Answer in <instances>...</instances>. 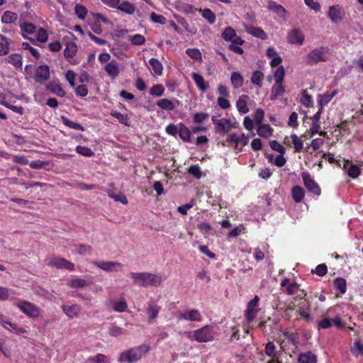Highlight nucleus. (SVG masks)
<instances>
[{
    "instance_id": "obj_49",
    "label": "nucleus",
    "mask_w": 363,
    "mask_h": 363,
    "mask_svg": "<svg viewBox=\"0 0 363 363\" xmlns=\"http://www.w3.org/2000/svg\"><path fill=\"white\" fill-rule=\"evenodd\" d=\"M109 363L108 358L103 354H98L94 357H91L88 358L86 361V363Z\"/></svg>"
},
{
    "instance_id": "obj_20",
    "label": "nucleus",
    "mask_w": 363,
    "mask_h": 363,
    "mask_svg": "<svg viewBox=\"0 0 363 363\" xmlns=\"http://www.w3.org/2000/svg\"><path fill=\"white\" fill-rule=\"evenodd\" d=\"M268 9L276 13L281 18L285 20L286 18V10L281 4H277L274 1H268Z\"/></svg>"
},
{
    "instance_id": "obj_48",
    "label": "nucleus",
    "mask_w": 363,
    "mask_h": 363,
    "mask_svg": "<svg viewBox=\"0 0 363 363\" xmlns=\"http://www.w3.org/2000/svg\"><path fill=\"white\" fill-rule=\"evenodd\" d=\"M8 62L16 68H21L23 66L22 57L18 54L10 55L7 58Z\"/></svg>"
},
{
    "instance_id": "obj_45",
    "label": "nucleus",
    "mask_w": 363,
    "mask_h": 363,
    "mask_svg": "<svg viewBox=\"0 0 363 363\" xmlns=\"http://www.w3.org/2000/svg\"><path fill=\"white\" fill-rule=\"evenodd\" d=\"M197 228L199 229L201 233L203 234V237L206 238H208L209 236L212 234L211 231L213 228L211 225L206 222H201L197 225Z\"/></svg>"
},
{
    "instance_id": "obj_46",
    "label": "nucleus",
    "mask_w": 363,
    "mask_h": 363,
    "mask_svg": "<svg viewBox=\"0 0 363 363\" xmlns=\"http://www.w3.org/2000/svg\"><path fill=\"white\" fill-rule=\"evenodd\" d=\"M77 52V45L75 43L69 42L66 45L65 56L67 58L73 57Z\"/></svg>"
},
{
    "instance_id": "obj_11",
    "label": "nucleus",
    "mask_w": 363,
    "mask_h": 363,
    "mask_svg": "<svg viewBox=\"0 0 363 363\" xmlns=\"http://www.w3.org/2000/svg\"><path fill=\"white\" fill-rule=\"evenodd\" d=\"M22 313L30 318H37L40 315V310L30 302L21 301L16 304Z\"/></svg>"
},
{
    "instance_id": "obj_26",
    "label": "nucleus",
    "mask_w": 363,
    "mask_h": 363,
    "mask_svg": "<svg viewBox=\"0 0 363 363\" xmlns=\"http://www.w3.org/2000/svg\"><path fill=\"white\" fill-rule=\"evenodd\" d=\"M309 306L306 299L302 298L301 301L299 303L298 311L299 314L302 318H303L307 321L310 322L312 320V318L310 315L309 313Z\"/></svg>"
},
{
    "instance_id": "obj_47",
    "label": "nucleus",
    "mask_w": 363,
    "mask_h": 363,
    "mask_svg": "<svg viewBox=\"0 0 363 363\" xmlns=\"http://www.w3.org/2000/svg\"><path fill=\"white\" fill-rule=\"evenodd\" d=\"M285 70L283 66H279L273 73V77L277 84H283Z\"/></svg>"
},
{
    "instance_id": "obj_1",
    "label": "nucleus",
    "mask_w": 363,
    "mask_h": 363,
    "mask_svg": "<svg viewBox=\"0 0 363 363\" xmlns=\"http://www.w3.org/2000/svg\"><path fill=\"white\" fill-rule=\"evenodd\" d=\"M150 344H141L123 351L118 356L121 363H133L145 358L150 352Z\"/></svg>"
},
{
    "instance_id": "obj_4",
    "label": "nucleus",
    "mask_w": 363,
    "mask_h": 363,
    "mask_svg": "<svg viewBox=\"0 0 363 363\" xmlns=\"http://www.w3.org/2000/svg\"><path fill=\"white\" fill-rule=\"evenodd\" d=\"M330 56V52L328 48L319 47L307 54L306 61L308 64H317L320 62L326 61Z\"/></svg>"
},
{
    "instance_id": "obj_50",
    "label": "nucleus",
    "mask_w": 363,
    "mask_h": 363,
    "mask_svg": "<svg viewBox=\"0 0 363 363\" xmlns=\"http://www.w3.org/2000/svg\"><path fill=\"white\" fill-rule=\"evenodd\" d=\"M263 79V73L261 71H255L252 74L251 82L252 84L257 85L259 87H261L262 86Z\"/></svg>"
},
{
    "instance_id": "obj_58",
    "label": "nucleus",
    "mask_w": 363,
    "mask_h": 363,
    "mask_svg": "<svg viewBox=\"0 0 363 363\" xmlns=\"http://www.w3.org/2000/svg\"><path fill=\"white\" fill-rule=\"evenodd\" d=\"M128 38L131 43L135 45H141L145 42V37L141 34L130 35Z\"/></svg>"
},
{
    "instance_id": "obj_33",
    "label": "nucleus",
    "mask_w": 363,
    "mask_h": 363,
    "mask_svg": "<svg viewBox=\"0 0 363 363\" xmlns=\"http://www.w3.org/2000/svg\"><path fill=\"white\" fill-rule=\"evenodd\" d=\"M281 285L282 287L286 288V291L289 294H298L300 291H302L296 283L293 282L290 284L287 279L283 280Z\"/></svg>"
},
{
    "instance_id": "obj_24",
    "label": "nucleus",
    "mask_w": 363,
    "mask_h": 363,
    "mask_svg": "<svg viewBox=\"0 0 363 363\" xmlns=\"http://www.w3.org/2000/svg\"><path fill=\"white\" fill-rule=\"evenodd\" d=\"M116 9L128 15H133L136 11L135 6L128 1H123L121 4L119 3Z\"/></svg>"
},
{
    "instance_id": "obj_15",
    "label": "nucleus",
    "mask_w": 363,
    "mask_h": 363,
    "mask_svg": "<svg viewBox=\"0 0 363 363\" xmlns=\"http://www.w3.org/2000/svg\"><path fill=\"white\" fill-rule=\"evenodd\" d=\"M284 143L285 145L293 147L295 152H300L303 147V140L300 137H298L296 134H292L289 136H286L284 138Z\"/></svg>"
},
{
    "instance_id": "obj_43",
    "label": "nucleus",
    "mask_w": 363,
    "mask_h": 363,
    "mask_svg": "<svg viewBox=\"0 0 363 363\" xmlns=\"http://www.w3.org/2000/svg\"><path fill=\"white\" fill-rule=\"evenodd\" d=\"M149 63L155 75H162L163 72V66L158 60L155 58H151L149 61Z\"/></svg>"
},
{
    "instance_id": "obj_27",
    "label": "nucleus",
    "mask_w": 363,
    "mask_h": 363,
    "mask_svg": "<svg viewBox=\"0 0 363 363\" xmlns=\"http://www.w3.org/2000/svg\"><path fill=\"white\" fill-rule=\"evenodd\" d=\"M245 30L247 33L262 40H265L267 38V33L260 28L253 26H245Z\"/></svg>"
},
{
    "instance_id": "obj_42",
    "label": "nucleus",
    "mask_w": 363,
    "mask_h": 363,
    "mask_svg": "<svg viewBox=\"0 0 363 363\" xmlns=\"http://www.w3.org/2000/svg\"><path fill=\"white\" fill-rule=\"evenodd\" d=\"M0 104L20 115L23 114V108L22 106L11 105L10 103L5 100V97L2 94H0Z\"/></svg>"
},
{
    "instance_id": "obj_13",
    "label": "nucleus",
    "mask_w": 363,
    "mask_h": 363,
    "mask_svg": "<svg viewBox=\"0 0 363 363\" xmlns=\"http://www.w3.org/2000/svg\"><path fill=\"white\" fill-rule=\"evenodd\" d=\"M328 16L332 22L337 23L343 19L345 11L339 5H333L329 7Z\"/></svg>"
},
{
    "instance_id": "obj_63",
    "label": "nucleus",
    "mask_w": 363,
    "mask_h": 363,
    "mask_svg": "<svg viewBox=\"0 0 363 363\" xmlns=\"http://www.w3.org/2000/svg\"><path fill=\"white\" fill-rule=\"evenodd\" d=\"M76 151L77 153L86 157H91L94 154L89 147L84 146H77L76 147Z\"/></svg>"
},
{
    "instance_id": "obj_54",
    "label": "nucleus",
    "mask_w": 363,
    "mask_h": 363,
    "mask_svg": "<svg viewBox=\"0 0 363 363\" xmlns=\"http://www.w3.org/2000/svg\"><path fill=\"white\" fill-rule=\"evenodd\" d=\"M335 287L339 290L340 293L345 294L347 290V282L343 278H337L334 281Z\"/></svg>"
},
{
    "instance_id": "obj_3",
    "label": "nucleus",
    "mask_w": 363,
    "mask_h": 363,
    "mask_svg": "<svg viewBox=\"0 0 363 363\" xmlns=\"http://www.w3.org/2000/svg\"><path fill=\"white\" fill-rule=\"evenodd\" d=\"M211 121L215 125L216 131L218 133H228L231 129L236 128L238 126V123L234 118H219L216 116H213Z\"/></svg>"
},
{
    "instance_id": "obj_2",
    "label": "nucleus",
    "mask_w": 363,
    "mask_h": 363,
    "mask_svg": "<svg viewBox=\"0 0 363 363\" xmlns=\"http://www.w3.org/2000/svg\"><path fill=\"white\" fill-rule=\"evenodd\" d=\"M130 278L133 281L143 286H157L162 282L161 276L149 272H133L130 274Z\"/></svg>"
},
{
    "instance_id": "obj_30",
    "label": "nucleus",
    "mask_w": 363,
    "mask_h": 363,
    "mask_svg": "<svg viewBox=\"0 0 363 363\" xmlns=\"http://www.w3.org/2000/svg\"><path fill=\"white\" fill-rule=\"evenodd\" d=\"M47 89L50 92H52V94H54L58 96L62 97L65 95V90L62 89V86L57 82H50L47 85Z\"/></svg>"
},
{
    "instance_id": "obj_8",
    "label": "nucleus",
    "mask_w": 363,
    "mask_h": 363,
    "mask_svg": "<svg viewBox=\"0 0 363 363\" xmlns=\"http://www.w3.org/2000/svg\"><path fill=\"white\" fill-rule=\"evenodd\" d=\"M265 354L270 357L267 363H284L282 360L283 351L277 350L276 345L272 342H269L265 345Z\"/></svg>"
},
{
    "instance_id": "obj_39",
    "label": "nucleus",
    "mask_w": 363,
    "mask_h": 363,
    "mask_svg": "<svg viewBox=\"0 0 363 363\" xmlns=\"http://www.w3.org/2000/svg\"><path fill=\"white\" fill-rule=\"evenodd\" d=\"M17 19H18V14L14 12L10 11H7L4 12L1 18V22L5 24L13 23L14 22H16L17 21Z\"/></svg>"
},
{
    "instance_id": "obj_51",
    "label": "nucleus",
    "mask_w": 363,
    "mask_h": 363,
    "mask_svg": "<svg viewBox=\"0 0 363 363\" xmlns=\"http://www.w3.org/2000/svg\"><path fill=\"white\" fill-rule=\"evenodd\" d=\"M20 27L23 34H34L36 32L35 26L30 23H21Z\"/></svg>"
},
{
    "instance_id": "obj_22",
    "label": "nucleus",
    "mask_w": 363,
    "mask_h": 363,
    "mask_svg": "<svg viewBox=\"0 0 363 363\" xmlns=\"http://www.w3.org/2000/svg\"><path fill=\"white\" fill-rule=\"evenodd\" d=\"M337 93V91L334 90L331 92H325L318 95L317 100L319 107L323 109L336 96Z\"/></svg>"
},
{
    "instance_id": "obj_12",
    "label": "nucleus",
    "mask_w": 363,
    "mask_h": 363,
    "mask_svg": "<svg viewBox=\"0 0 363 363\" xmlns=\"http://www.w3.org/2000/svg\"><path fill=\"white\" fill-rule=\"evenodd\" d=\"M286 39L290 44L301 45L304 42L305 35L301 30L295 28L287 33Z\"/></svg>"
},
{
    "instance_id": "obj_5",
    "label": "nucleus",
    "mask_w": 363,
    "mask_h": 363,
    "mask_svg": "<svg viewBox=\"0 0 363 363\" xmlns=\"http://www.w3.org/2000/svg\"><path fill=\"white\" fill-rule=\"evenodd\" d=\"M259 299L258 296H255V298L247 304V308L245 310V318L247 323L243 326L247 333H249V330L251 328V322L254 320L258 311L260 310L259 306Z\"/></svg>"
},
{
    "instance_id": "obj_41",
    "label": "nucleus",
    "mask_w": 363,
    "mask_h": 363,
    "mask_svg": "<svg viewBox=\"0 0 363 363\" xmlns=\"http://www.w3.org/2000/svg\"><path fill=\"white\" fill-rule=\"evenodd\" d=\"M10 50V40L0 34V56L6 55Z\"/></svg>"
},
{
    "instance_id": "obj_31",
    "label": "nucleus",
    "mask_w": 363,
    "mask_h": 363,
    "mask_svg": "<svg viewBox=\"0 0 363 363\" xmlns=\"http://www.w3.org/2000/svg\"><path fill=\"white\" fill-rule=\"evenodd\" d=\"M285 92V87L283 84H274L272 87L270 99L275 100L279 96H282Z\"/></svg>"
},
{
    "instance_id": "obj_62",
    "label": "nucleus",
    "mask_w": 363,
    "mask_h": 363,
    "mask_svg": "<svg viewBox=\"0 0 363 363\" xmlns=\"http://www.w3.org/2000/svg\"><path fill=\"white\" fill-rule=\"evenodd\" d=\"M76 77H77V74L73 70L69 69L65 73V78H66L67 81L69 82V86L72 88H74L75 86Z\"/></svg>"
},
{
    "instance_id": "obj_40",
    "label": "nucleus",
    "mask_w": 363,
    "mask_h": 363,
    "mask_svg": "<svg viewBox=\"0 0 363 363\" xmlns=\"http://www.w3.org/2000/svg\"><path fill=\"white\" fill-rule=\"evenodd\" d=\"M247 96H241L236 102V108L240 113L245 114L249 111L247 105Z\"/></svg>"
},
{
    "instance_id": "obj_17",
    "label": "nucleus",
    "mask_w": 363,
    "mask_h": 363,
    "mask_svg": "<svg viewBox=\"0 0 363 363\" xmlns=\"http://www.w3.org/2000/svg\"><path fill=\"white\" fill-rule=\"evenodd\" d=\"M50 77V68L47 65H40L35 69L33 77L37 82L43 83Z\"/></svg>"
},
{
    "instance_id": "obj_37",
    "label": "nucleus",
    "mask_w": 363,
    "mask_h": 363,
    "mask_svg": "<svg viewBox=\"0 0 363 363\" xmlns=\"http://www.w3.org/2000/svg\"><path fill=\"white\" fill-rule=\"evenodd\" d=\"M157 105L162 110L172 111L176 108L174 102L167 99H162L157 102Z\"/></svg>"
},
{
    "instance_id": "obj_55",
    "label": "nucleus",
    "mask_w": 363,
    "mask_h": 363,
    "mask_svg": "<svg viewBox=\"0 0 363 363\" xmlns=\"http://www.w3.org/2000/svg\"><path fill=\"white\" fill-rule=\"evenodd\" d=\"M62 122L63 123L72 128V129H74V130H84V128H83V126L82 125H80L79 123H75L74 121H72L70 120H69L68 118H67L66 117H62Z\"/></svg>"
},
{
    "instance_id": "obj_59",
    "label": "nucleus",
    "mask_w": 363,
    "mask_h": 363,
    "mask_svg": "<svg viewBox=\"0 0 363 363\" xmlns=\"http://www.w3.org/2000/svg\"><path fill=\"white\" fill-rule=\"evenodd\" d=\"M301 102L303 106L308 108L312 107L313 106V100L312 96L307 94L306 91L302 94Z\"/></svg>"
},
{
    "instance_id": "obj_34",
    "label": "nucleus",
    "mask_w": 363,
    "mask_h": 363,
    "mask_svg": "<svg viewBox=\"0 0 363 363\" xmlns=\"http://www.w3.org/2000/svg\"><path fill=\"white\" fill-rule=\"evenodd\" d=\"M178 134L179 138L184 142H189L191 140V130L182 123L179 124Z\"/></svg>"
},
{
    "instance_id": "obj_61",
    "label": "nucleus",
    "mask_w": 363,
    "mask_h": 363,
    "mask_svg": "<svg viewBox=\"0 0 363 363\" xmlns=\"http://www.w3.org/2000/svg\"><path fill=\"white\" fill-rule=\"evenodd\" d=\"M127 303L124 299H121L118 301H116L113 304V308L114 311L117 312H123L127 308Z\"/></svg>"
},
{
    "instance_id": "obj_57",
    "label": "nucleus",
    "mask_w": 363,
    "mask_h": 363,
    "mask_svg": "<svg viewBox=\"0 0 363 363\" xmlns=\"http://www.w3.org/2000/svg\"><path fill=\"white\" fill-rule=\"evenodd\" d=\"M74 13L81 20H84L87 15V9L81 4H77L74 7Z\"/></svg>"
},
{
    "instance_id": "obj_53",
    "label": "nucleus",
    "mask_w": 363,
    "mask_h": 363,
    "mask_svg": "<svg viewBox=\"0 0 363 363\" xmlns=\"http://www.w3.org/2000/svg\"><path fill=\"white\" fill-rule=\"evenodd\" d=\"M186 53L189 57L196 61L201 62L202 60L201 53L199 49L189 48L186 50Z\"/></svg>"
},
{
    "instance_id": "obj_28",
    "label": "nucleus",
    "mask_w": 363,
    "mask_h": 363,
    "mask_svg": "<svg viewBox=\"0 0 363 363\" xmlns=\"http://www.w3.org/2000/svg\"><path fill=\"white\" fill-rule=\"evenodd\" d=\"M298 363H317V356L312 352L301 353L298 357Z\"/></svg>"
},
{
    "instance_id": "obj_7",
    "label": "nucleus",
    "mask_w": 363,
    "mask_h": 363,
    "mask_svg": "<svg viewBox=\"0 0 363 363\" xmlns=\"http://www.w3.org/2000/svg\"><path fill=\"white\" fill-rule=\"evenodd\" d=\"M227 141L236 151L240 152L248 143L249 136L245 133H233L228 135Z\"/></svg>"
},
{
    "instance_id": "obj_18",
    "label": "nucleus",
    "mask_w": 363,
    "mask_h": 363,
    "mask_svg": "<svg viewBox=\"0 0 363 363\" xmlns=\"http://www.w3.org/2000/svg\"><path fill=\"white\" fill-rule=\"evenodd\" d=\"M104 69L107 74L112 79H116L120 74L118 62L114 60L106 63L104 66Z\"/></svg>"
},
{
    "instance_id": "obj_23",
    "label": "nucleus",
    "mask_w": 363,
    "mask_h": 363,
    "mask_svg": "<svg viewBox=\"0 0 363 363\" xmlns=\"http://www.w3.org/2000/svg\"><path fill=\"white\" fill-rule=\"evenodd\" d=\"M179 318L190 321H199L201 320V315L199 311L191 309L180 313Z\"/></svg>"
},
{
    "instance_id": "obj_16",
    "label": "nucleus",
    "mask_w": 363,
    "mask_h": 363,
    "mask_svg": "<svg viewBox=\"0 0 363 363\" xmlns=\"http://www.w3.org/2000/svg\"><path fill=\"white\" fill-rule=\"evenodd\" d=\"M94 264L106 272H120L123 269V264L118 262H96Z\"/></svg>"
},
{
    "instance_id": "obj_38",
    "label": "nucleus",
    "mask_w": 363,
    "mask_h": 363,
    "mask_svg": "<svg viewBox=\"0 0 363 363\" xmlns=\"http://www.w3.org/2000/svg\"><path fill=\"white\" fill-rule=\"evenodd\" d=\"M350 351L356 357L363 356V342L360 340H356L351 346Z\"/></svg>"
},
{
    "instance_id": "obj_21",
    "label": "nucleus",
    "mask_w": 363,
    "mask_h": 363,
    "mask_svg": "<svg viewBox=\"0 0 363 363\" xmlns=\"http://www.w3.org/2000/svg\"><path fill=\"white\" fill-rule=\"evenodd\" d=\"M266 55L267 57L271 59L269 64L272 67L278 66L282 62L281 57L278 55L276 49L272 47L267 48Z\"/></svg>"
},
{
    "instance_id": "obj_36",
    "label": "nucleus",
    "mask_w": 363,
    "mask_h": 363,
    "mask_svg": "<svg viewBox=\"0 0 363 363\" xmlns=\"http://www.w3.org/2000/svg\"><path fill=\"white\" fill-rule=\"evenodd\" d=\"M192 77L198 88L202 92L207 90L208 85L206 83L204 78L201 74L194 72L192 74Z\"/></svg>"
},
{
    "instance_id": "obj_14",
    "label": "nucleus",
    "mask_w": 363,
    "mask_h": 363,
    "mask_svg": "<svg viewBox=\"0 0 363 363\" xmlns=\"http://www.w3.org/2000/svg\"><path fill=\"white\" fill-rule=\"evenodd\" d=\"M302 178L303 180V184L308 191H311L312 193L317 196H319L320 194V188L309 174L306 172L303 173Z\"/></svg>"
},
{
    "instance_id": "obj_19",
    "label": "nucleus",
    "mask_w": 363,
    "mask_h": 363,
    "mask_svg": "<svg viewBox=\"0 0 363 363\" xmlns=\"http://www.w3.org/2000/svg\"><path fill=\"white\" fill-rule=\"evenodd\" d=\"M62 309L69 318H74L77 317L81 311V308L77 304H64L62 306Z\"/></svg>"
},
{
    "instance_id": "obj_32",
    "label": "nucleus",
    "mask_w": 363,
    "mask_h": 363,
    "mask_svg": "<svg viewBox=\"0 0 363 363\" xmlns=\"http://www.w3.org/2000/svg\"><path fill=\"white\" fill-rule=\"evenodd\" d=\"M257 132L259 136L267 138L272 135L274 130L268 124H260L257 127Z\"/></svg>"
},
{
    "instance_id": "obj_44",
    "label": "nucleus",
    "mask_w": 363,
    "mask_h": 363,
    "mask_svg": "<svg viewBox=\"0 0 363 363\" xmlns=\"http://www.w3.org/2000/svg\"><path fill=\"white\" fill-rule=\"evenodd\" d=\"M230 82L233 87L238 89L243 85L244 79L239 72H234L231 74Z\"/></svg>"
},
{
    "instance_id": "obj_60",
    "label": "nucleus",
    "mask_w": 363,
    "mask_h": 363,
    "mask_svg": "<svg viewBox=\"0 0 363 363\" xmlns=\"http://www.w3.org/2000/svg\"><path fill=\"white\" fill-rule=\"evenodd\" d=\"M111 115L112 116H113L114 118H117L118 121L122 123V124H124L125 125H129V123H128V117L127 115H124V114H122L119 112H117V111H113L111 113Z\"/></svg>"
},
{
    "instance_id": "obj_6",
    "label": "nucleus",
    "mask_w": 363,
    "mask_h": 363,
    "mask_svg": "<svg viewBox=\"0 0 363 363\" xmlns=\"http://www.w3.org/2000/svg\"><path fill=\"white\" fill-rule=\"evenodd\" d=\"M214 333L212 328L208 325L203 327L194 333H189L188 337L191 340H195L199 342H206L213 339Z\"/></svg>"
},
{
    "instance_id": "obj_10",
    "label": "nucleus",
    "mask_w": 363,
    "mask_h": 363,
    "mask_svg": "<svg viewBox=\"0 0 363 363\" xmlns=\"http://www.w3.org/2000/svg\"><path fill=\"white\" fill-rule=\"evenodd\" d=\"M0 324L6 330L16 335H21L28 332L26 328L18 326L16 323H13L9 318L2 314H0Z\"/></svg>"
},
{
    "instance_id": "obj_29",
    "label": "nucleus",
    "mask_w": 363,
    "mask_h": 363,
    "mask_svg": "<svg viewBox=\"0 0 363 363\" xmlns=\"http://www.w3.org/2000/svg\"><path fill=\"white\" fill-rule=\"evenodd\" d=\"M343 169H346L348 176L352 179L358 177L360 174L359 168L357 165L350 164L348 162H343Z\"/></svg>"
},
{
    "instance_id": "obj_35",
    "label": "nucleus",
    "mask_w": 363,
    "mask_h": 363,
    "mask_svg": "<svg viewBox=\"0 0 363 363\" xmlns=\"http://www.w3.org/2000/svg\"><path fill=\"white\" fill-rule=\"evenodd\" d=\"M305 196L304 189L299 186H295L291 189V196L296 203H300Z\"/></svg>"
},
{
    "instance_id": "obj_9",
    "label": "nucleus",
    "mask_w": 363,
    "mask_h": 363,
    "mask_svg": "<svg viewBox=\"0 0 363 363\" xmlns=\"http://www.w3.org/2000/svg\"><path fill=\"white\" fill-rule=\"evenodd\" d=\"M47 264L57 269H65L68 271L73 272L75 269L74 264L71 262L59 257H50L46 259Z\"/></svg>"
},
{
    "instance_id": "obj_56",
    "label": "nucleus",
    "mask_w": 363,
    "mask_h": 363,
    "mask_svg": "<svg viewBox=\"0 0 363 363\" xmlns=\"http://www.w3.org/2000/svg\"><path fill=\"white\" fill-rule=\"evenodd\" d=\"M201 12L202 16L210 23L213 24L216 21V16L212 12L211 10L208 9H205L203 10H200Z\"/></svg>"
},
{
    "instance_id": "obj_52",
    "label": "nucleus",
    "mask_w": 363,
    "mask_h": 363,
    "mask_svg": "<svg viewBox=\"0 0 363 363\" xmlns=\"http://www.w3.org/2000/svg\"><path fill=\"white\" fill-rule=\"evenodd\" d=\"M236 35L235 30L231 27H227L222 33V37L225 41H232Z\"/></svg>"
},
{
    "instance_id": "obj_64",
    "label": "nucleus",
    "mask_w": 363,
    "mask_h": 363,
    "mask_svg": "<svg viewBox=\"0 0 363 363\" xmlns=\"http://www.w3.org/2000/svg\"><path fill=\"white\" fill-rule=\"evenodd\" d=\"M164 89L160 84L154 85L150 91V94L154 96H160L164 94Z\"/></svg>"
},
{
    "instance_id": "obj_25",
    "label": "nucleus",
    "mask_w": 363,
    "mask_h": 363,
    "mask_svg": "<svg viewBox=\"0 0 363 363\" xmlns=\"http://www.w3.org/2000/svg\"><path fill=\"white\" fill-rule=\"evenodd\" d=\"M91 284V281L87 279L76 277L69 280L68 286L74 289L85 287Z\"/></svg>"
}]
</instances>
